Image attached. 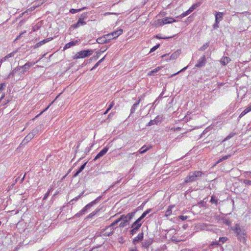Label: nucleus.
Instances as JSON below:
<instances>
[{
  "label": "nucleus",
  "mask_w": 251,
  "mask_h": 251,
  "mask_svg": "<svg viewBox=\"0 0 251 251\" xmlns=\"http://www.w3.org/2000/svg\"><path fill=\"white\" fill-rule=\"evenodd\" d=\"M151 147H147L146 145L143 146L139 150V152L141 154H143L145 153L147 151H148Z\"/></svg>",
  "instance_id": "29"
},
{
  "label": "nucleus",
  "mask_w": 251,
  "mask_h": 251,
  "mask_svg": "<svg viewBox=\"0 0 251 251\" xmlns=\"http://www.w3.org/2000/svg\"><path fill=\"white\" fill-rule=\"evenodd\" d=\"M19 178H20V177H17V178L15 179V183H13V184H12L11 185V187H13V186H14V185L15 184V183L17 182L18 180L19 179Z\"/></svg>",
  "instance_id": "63"
},
{
  "label": "nucleus",
  "mask_w": 251,
  "mask_h": 251,
  "mask_svg": "<svg viewBox=\"0 0 251 251\" xmlns=\"http://www.w3.org/2000/svg\"><path fill=\"white\" fill-rule=\"evenodd\" d=\"M41 128V126L36 127L35 128H34L32 130V131L31 132H30V133L33 134V137H34V136L39 132V131H40Z\"/></svg>",
  "instance_id": "30"
},
{
  "label": "nucleus",
  "mask_w": 251,
  "mask_h": 251,
  "mask_svg": "<svg viewBox=\"0 0 251 251\" xmlns=\"http://www.w3.org/2000/svg\"><path fill=\"white\" fill-rule=\"evenodd\" d=\"M114 101H112L110 102V104L109 105L107 109H108V110H110L112 107L113 106H114Z\"/></svg>",
  "instance_id": "55"
},
{
  "label": "nucleus",
  "mask_w": 251,
  "mask_h": 251,
  "mask_svg": "<svg viewBox=\"0 0 251 251\" xmlns=\"http://www.w3.org/2000/svg\"><path fill=\"white\" fill-rule=\"evenodd\" d=\"M139 98V100H137V102H136L131 107V109H130V114H133L135 110H136L140 101H141V99L140 98Z\"/></svg>",
  "instance_id": "18"
},
{
  "label": "nucleus",
  "mask_w": 251,
  "mask_h": 251,
  "mask_svg": "<svg viewBox=\"0 0 251 251\" xmlns=\"http://www.w3.org/2000/svg\"><path fill=\"white\" fill-rule=\"evenodd\" d=\"M18 68L16 67L14 69H13L12 71L9 74L7 75L6 79L10 78L11 77H14L15 75H16L17 73H18Z\"/></svg>",
  "instance_id": "19"
},
{
  "label": "nucleus",
  "mask_w": 251,
  "mask_h": 251,
  "mask_svg": "<svg viewBox=\"0 0 251 251\" xmlns=\"http://www.w3.org/2000/svg\"><path fill=\"white\" fill-rule=\"evenodd\" d=\"M143 223V220L139 217L131 225V228H134L135 230H139Z\"/></svg>",
  "instance_id": "8"
},
{
  "label": "nucleus",
  "mask_w": 251,
  "mask_h": 251,
  "mask_svg": "<svg viewBox=\"0 0 251 251\" xmlns=\"http://www.w3.org/2000/svg\"><path fill=\"white\" fill-rule=\"evenodd\" d=\"M179 218L180 219H181V220H182V221H184V220H186L188 218V216L180 215V216H179Z\"/></svg>",
  "instance_id": "54"
},
{
  "label": "nucleus",
  "mask_w": 251,
  "mask_h": 251,
  "mask_svg": "<svg viewBox=\"0 0 251 251\" xmlns=\"http://www.w3.org/2000/svg\"><path fill=\"white\" fill-rule=\"evenodd\" d=\"M137 231L138 230H135L134 228H132V229L130 230L129 232L131 235H133L136 233Z\"/></svg>",
  "instance_id": "49"
},
{
  "label": "nucleus",
  "mask_w": 251,
  "mask_h": 251,
  "mask_svg": "<svg viewBox=\"0 0 251 251\" xmlns=\"http://www.w3.org/2000/svg\"><path fill=\"white\" fill-rule=\"evenodd\" d=\"M227 240V238L226 237H220L219 238V242H222L223 243H224L225 242H226Z\"/></svg>",
  "instance_id": "42"
},
{
  "label": "nucleus",
  "mask_w": 251,
  "mask_h": 251,
  "mask_svg": "<svg viewBox=\"0 0 251 251\" xmlns=\"http://www.w3.org/2000/svg\"><path fill=\"white\" fill-rule=\"evenodd\" d=\"M101 197H98L96 199H95L94 201H91L88 204H87L84 207H83L81 211L79 213L77 214V215L80 216L85 214V213L86 212L87 210L90 208L92 206H93L94 204H96L98 201L100 199Z\"/></svg>",
  "instance_id": "5"
},
{
  "label": "nucleus",
  "mask_w": 251,
  "mask_h": 251,
  "mask_svg": "<svg viewBox=\"0 0 251 251\" xmlns=\"http://www.w3.org/2000/svg\"><path fill=\"white\" fill-rule=\"evenodd\" d=\"M129 251H138V250L136 247H133L130 248L129 250Z\"/></svg>",
  "instance_id": "60"
},
{
  "label": "nucleus",
  "mask_w": 251,
  "mask_h": 251,
  "mask_svg": "<svg viewBox=\"0 0 251 251\" xmlns=\"http://www.w3.org/2000/svg\"><path fill=\"white\" fill-rule=\"evenodd\" d=\"M127 223H126V222L124 221H121V223L119 224V227H124L127 225Z\"/></svg>",
  "instance_id": "45"
},
{
  "label": "nucleus",
  "mask_w": 251,
  "mask_h": 251,
  "mask_svg": "<svg viewBox=\"0 0 251 251\" xmlns=\"http://www.w3.org/2000/svg\"><path fill=\"white\" fill-rule=\"evenodd\" d=\"M251 111V106L249 105L239 115V118H241L246 115L248 112Z\"/></svg>",
  "instance_id": "25"
},
{
  "label": "nucleus",
  "mask_w": 251,
  "mask_h": 251,
  "mask_svg": "<svg viewBox=\"0 0 251 251\" xmlns=\"http://www.w3.org/2000/svg\"><path fill=\"white\" fill-rule=\"evenodd\" d=\"M208 46L209 43H206L199 49V50L201 51H204L208 47Z\"/></svg>",
  "instance_id": "38"
},
{
  "label": "nucleus",
  "mask_w": 251,
  "mask_h": 251,
  "mask_svg": "<svg viewBox=\"0 0 251 251\" xmlns=\"http://www.w3.org/2000/svg\"><path fill=\"white\" fill-rule=\"evenodd\" d=\"M230 61L231 59L229 57L227 56H223L220 60V63L223 65L225 66L227 65Z\"/></svg>",
  "instance_id": "16"
},
{
  "label": "nucleus",
  "mask_w": 251,
  "mask_h": 251,
  "mask_svg": "<svg viewBox=\"0 0 251 251\" xmlns=\"http://www.w3.org/2000/svg\"><path fill=\"white\" fill-rule=\"evenodd\" d=\"M97 42L99 44H104V43H107V41L106 40V38L105 37V35L99 37L97 39Z\"/></svg>",
  "instance_id": "23"
},
{
  "label": "nucleus",
  "mask_w": 251,
  "mask_h": 251,
  "mask_svg": "<svg viewBox=\"0 0 251 251\" xmlns=\"http://www.w3.org/2000/svg\"><path fill=\"white\" fill-rule=\"evenodd\" d=\"M143 233L142 232L139 233L137 236L135 237L133 240V244H136V243L138 242L139 241H142L143 239Z\"/></svg>",
  "instance_id": "20"
},
{
  "label": "nucleus",
  "mask_w": 251,
  "mask_h": 251,
  "mask_svg": "<svg viewBox=\"0 0 251 251\" xmlns=\"http://www.w3.org/2000/svg\"><path fill=\"white\" fill-rule=\"evenodd\" d=\"M163 92H162L159 95V96L158 97V99L157 100H156L155 101L154 103L156 102V101L158 99H160L162 96H163Z\"/></svg>",
  "instance_id": "61"
},
{
  "label": "nucleus",
  "mask_w": 251,
  "mask_h": 251,
  "mask_svg": "<svg viewBox=\"0 0 251 251\" xmlns=\"http://www.w3.org/2000/svg\"><path fill=\"white\" fill-rule=\"evenodd\" d=\"M161 21V22L162 23L160 24V25H163L167 24H171L173 22H175L176 21L174 18H171V17H167V18H166L162 20H159V21Z\"/></svg>",
  "instance_id": "12"
},
{
  "label": "nucleus",
  "mask_w": 251,
  "mask_h": 251,
  "mask_svg": "<svg viewBox=\"0 0 251 251\" xmlns=\"http://www.w3.org/2000/svg\"><path fill=\"white\" fill-rule=\"evenodd\" d=\"M230 156H231V154H229V155H225V156H223L222 158H221V159H220L219 160H218L217 161V164H218V163L221 162L222 161L228 159Z\"/></svg>",
  "instance_id": "36"
},
{
  "label": "nucleus",
  "mask_w": 251,
  "mask_h": 251,
  "mask_svg": "<svg viewBox=\"0 0 251 251\" xmlns=\"http://www.w3.org/2000/svg\"><path fill=\"white\" fill-rule=\"evenodd\" d=\"M93 50H81L78 52L75 56V58L79 59L83 58L87 56H90L93 53Z\"/></svg>",
  "instance_id": "6"
},
{
  "label": "nucleus",
  "mask_w": 251,
  "mask_h": 251,
  "mask_svg": "<svg viewBox=\"0 0 251 251\" xmlns=\"http://www.w3.org/2000/svg\"><path fill=\"white\" fill-rule=\"evenodd\" d=\"M50 40V38H47V39H44L43 40H42L39 42H40V43H41V45L42 46V45L45 44V43H47L48 42H49Z\"/></svg>",
  "instance_id": "47"
},
{
  "label": "nucleus",
  "mask_w": 251,
  "mask_h": 251,
  "mask_svg": "<svg viewBox=\"0 0 251 251\" xmlns=\"http://www.w3.org/2000/svg\"><path fill=\"white\" fill-rule=\"evenodd\" d=\"M78 42V41L77 40H75L71 41L69 43L66 44L65 47H64V50L66 49L70 48L71 47L76 45Z\"/></svg>",
  "instance_id": "17"
},
{
  "label": "nucleus",
  "mask_w": 251,
  "mask_h": 251,
  "mask_svg": "<svg viewBox=\"0 0 251 251\" xmlns=\"http://www.w3.org/2000/svg\"><path fill=\"white\" fill-rule=\"evenodd\" d=\"M204 175V173L200 171H196L189 173L185 177L184 182L186 183L196 181Z\"/></svg>",
  "instance_id": "1"
},
{
  "label": "nucleus",
  "mask_w": 251,
  "mask_h": 251,
  "mask_svg": "<svg viewBox=\"0 0 251 251\" xmlns=\"http://www.w3.org/2000/svg\"><path fill=\"white\" fill-rule=\"evenodd\" d=\"M201 4V2H198L196 3L193 4L188 9L190 13L193 12L195 9H196L197 7L200 6Z\"/></svg>",
  "instance_id": "24"
},
{
  "label": "nucleus",
  "mask_w": 251,
  "mask_h": 251,
  "mask_svg": "<svg viewBox=\"0 0 251 251\" xmlns=\"http://www.w3.org/2000/svg\"><path fill=\"white\" fill-rule=\"evenodd\" d=\"M160 47V44H157V45L154 46L152 47L150 50V52H153L155 51L156 50H157L159 47Z\"/></svg>",
  "instance_id": "46"
},
{
  "label": "nucleus",
  "mask_w": 251,
  "mask_h": 251,
  "mask_svg": "<svg viewBox=\"0 0 251 251\" xmlns=\"http://www.w3.org/2000/svg\"><path fill=\"white\" fill-rule=\"evenodd\" d=\"M180 53L181 50H177L175 52L172 54V55L170 56V59H176L180 55Z\"/></svg>",
  "instance_id": "21"
},
{
  "label": "nucleus",
  "mask_w": 251,
  "mask_h": 251,
  "mask_svg": "<svg viewBox=\"0 0 251 251\" xmlns=\"http://www.w3.org/2000/svg\"><path fill=\"white\" fill-rule=\"evenodd\" d=\"M135 213L136 211H133L128 213L126 215H122L120 217V220L121 221H124L126 222V223L128 224L129 221L132 219L134 217Z\"/></svg>",
  "instance_id": "7"
},
{
  "label": "nucleus",
  "mask_w": 251,
  "mask_h": 251,
  "mask_svg": "<svg viewBox=\"0 0 251 251\" xmlns=\"http://www.w3.org/2000/svg\"><path fill=\"white\" fill-rule=\"evenodd\" d=\"M98 212V211H94L93 212H92L91 213H90L88 216V218H92L94 215H95Z\"/></svg>",
  "instance_id": "51"
},
{
  "label": "nucleus",
  "mask_w": 251,
  "mask_h": 251,
  "mask_svg": "<svg viewBox=\"0 0 251 251\" xmlns=\"http://www.w3.org/2000/svg\"><path fill=\"white\" fill-rule=\"evenodd\" d=\"M190 13V12H189V11L188 10L187 11H186V12L182 13L180 16L179 17L180 18H183L186 16H187L188 15H189V14Z\"/></svg>",
  "instance_id": "43"
},
{
  "label": "nucleus",
  "mask_w": 251,
  "mask_h": 251,
  "mask_svg": "<svg viewBox=\"0 0 251 251\" xmlns=\"http://www.w3.org/2000/svg\"><path fill=\"white\" fill-rule=\"evenodd\" d=\"M105 37L106 38L107 43H109L110 40H111L112 39H115L114 37L112 35L111 33L105 35Z\"/></svg>",
  "instance_id": "33"
},
{
  "label": "nucleus",
  "mask_w": 251,
  "mask_h": 251,
  "mask_svg": "<svg viewBox=\"0 0 251 251\" xmlns=\"http://www.w3.org/2000/svg\"><path fill=\"white\" fill-rule=\"evenodd\" d=\"M34 64V62H27L24 65L18 66L17 67L18 68V74L19 75L24 74L25 73L27 72Z\"/></svg>",
  "instance_id": "4"
},
{
  "label": "nucleus",
  "mask_w": 251,
  "mask_h": 251,
  "mask_svg": "<svg viewBox=\"0 0 251 251\" xmlns=\"http://www.w3.org/2000/svg\"><path fill=\"white\" fill-rule=\"evenodd\" d=\"M105 57V56H104L103 58H102L101 59H100L95 65L92 68V69H91L92 70H94V69H95L97 67H98V66L100 65V64L104 60V58Z\"/></svg>",
  "instance_id": "37"
},
{
  "label": "nucleus",
  "mask_w": 251,
  "mask_h": 251,
  "mask_svg": "<svg viewBox=\"0 0 251 251\" xmlns=\"http://www.w3.org/2000/svg\"><path fill=\"white\" fill-rule=\"evenodd\" d=\"M234 232L237 236L238 239L243 243L246 241L247 234L245 230L241 228L238 225H236L234 229Z\"/></svg>",
  "instance_id": "2"
},
{
  "label": "nucleus",
  "mask_w": 251,
  "mask_h": 251,
  "mask_svg": "<svg viewBox=\"0 0 251 251\" xmlns=\"http://www.w3.org/2000/svg\"><path fill=\"white\" fill-rule=\"evenodd\" d=\"M84 9V8H80V9H71L70 10L69 12L74 14V13H76L77 12L80 11H81L82 10H83Z\"/></svg>",
  "instance_id": "41"
},
{
  "label": "nucleus",
  "mask_w": 251,
  "mask_h": 251,
  "mask_svg": "<svg viewBox=\"0 0 251 251\" xmlns=\"http://www.w3.org/2000/svg\"><path fill=\"white\" fill-rule=\"evenodd\" d=\"M220 245V244L218 241V242L217 241L212 242L209 245V248L212 249V248H214L215 247H217V246H218Z\"/></svg>",
  "instance_id": "35"
},
{
  "label": "nucleus",
  "mask_w": 251,
  "mask_h": 251,
  "mask_svg": "<svg viewBox=\"0 0 251 251\" xmlns=\"http://www.w3.org/2000/svg\"><path fill=\"white\" fill-rule=\"evenodd\" d=\"M50 191L51 190H49L46 193V194L45 195L44 198H43V200H46L48 197H49V195H50Z\"/></svg>",
  "instance_id": "48"
},
{
  "label": "nucleus",
  "mask_w": 251,
  "mask_h": 251,
  "mask_svg": "<svg viewBox=\"0 0 251 251\" xmlns=\"http://www.w3.org/2000/svg\"><path fill=\"white\" fill-rule=\"evenodd\" d=\"M236 133L234 132H231L224 140L223 142L228 140L231 138L233 137L235 135Z\"/></svg>",
  "instance_id": "39"
},
{
  "label": "nucleus",
  "mask_w": 251,
  "mask_h": 251,
  "mask_svg": "<svg viewBox=\"0 0 251 251\" xmlns=\"http://www.w3.org/2000/svg\"><path fill=\"white\" fill-rule=\"evenodd\" d=\"M86 162H85V163H84L83 165H82L79 168V169H78V170L77 171V172H76V173L75 174L74 176H76L77 175H78V174H79L80 172H81L84 169L85 166H86Z\"/></svg>",
  "instance_id": "31"
},
{
  "label": "nucleus",
  "mask_w": 251,
  "mask_h": 251,
  "mask_svg": "<svg viewBox=\"0 0 251 251\" xmlns=\"http://www.w3.org/2000/svg\"><path fill=\"white\" fill-rule=\"evenodd\" d=\"M151 209H148L145 211H144L143 214L141 215V216L140 217L142 220L146 216L147 214H148L151 211Z\"/></svg>",
  "instance_id": "34"
},
{
  "label": "nucleus",
  "mask_w": 251,
  "mask_h": 251,
  "mask_svg": "<svg viewBox=\"0 0 251 251\" xmlns=\"http://www.w3.org/2000/svg\"><path fill=\"white\" fill-rule=\"evenodd\" d=\"M224 223L226 224L227 225H229L230 224V222L228 220L225 219L224 221Z\"/></svg>",
  "instance_id": "58"
},
{
  "label": "nucleus",
  "mask_w": 251,
  "mask_h": 251,
  "mask_svg": "<svg viewBox=\"0 0 251 251\" xmlns=\"http://www.w3.org/2000/svg\"><path fill=\"white\" fill-rule=\"evenodd\" d=\"M156 38H157V39H168L170 37H161L159 35H156Z\"/></svg>",
  "instance_id": "57"
},
{
  "label": "nucleus",
  "mask_w": 251,
  "mask_h": 251,
  "mask_svg": "<svg viewBox=\"0 0 251 251\" xmlns=\"http://www.w3.org/2000/svg\"><path fill=\"white\" fill-rule=\"evenodd\" d=\"M158 122V116H157L154 120H151L148 124L147 126H151L154 125H157Z\"/></svg>",
  "instance_id": "28"
},
{
  "label": "nucleus",
  "mask_w": 251,
  "mask_h": 251,
  "mask_svg": "<svg viewBox=\"0 0 251 251\" xmlns=\"http://www.w3.org/2000/svg\"><path fill=\"white\" fill-rule=\"evenodd\" d=\"M5 94H3L0 99V103L2 105H5L7 104L9 101H10L12 100L11 98H6L4 99Z\"/></svg>",
  "instance_id": "13"
},
{
  "label": "nucleus",
  "mask_w": 251,
  "mask_h": 251,
  "mask_svg": "<svg viewBox=\"0 0 251 251\" xmlns=\"http://www.w3.org/2000/svg\"><path fill=\"white\" fill-rule=\"evenodd\" d=\"M108 148L105 147L104 148L100 151L97 154V155L96 156L95 158L94 159V161H96L98 159L100 158V157L103 156L108 151Z\"/></svg>",
  "instance_id": "11"
},
{
  "label": "nucleus",
  "mask_w": 251,
  "mask_h": 251,
  "mask_svg": "<svg viewBox=\"0 0 251 251\" xmlns=\"http://www.w3.org/2000/svg\"><path fill=\"white\" fill-rule=\"evenodd\" d=\"M16 52V51H13L12 52H11L10 53L8 54L7 55H6L3 58L4 60H5L6 58H8L13 56Z\"/></svg>",
  "instance_id": "40"
},
{
  "label": "nucleus",
  "mask_w": 251,
  "mask_h": 251,
  "mask_svg": "<svg viewBox=\"0 0 251 251\" xmlns=\"http://www.w3.org/2000/svg\"><path fill=\"white\" fill-rule=\"evenodd\" d=\"M123 32V30L122 29L120 28L116 31L111 32L112 35L114 37V38L118 37L119 36L121 35Z\"/></svg>",
  "instance_id": "22"
},
{
  "label": "nucleus",
  "mask_w": 251,
  "mask_h": 251,
  "mask_svg": "<svg viewBox=\"0 0 251 251\" xmlns=\"http://www.w3.org/2000/svg\"><path fill=\"white\" fill-rule=\"evenodd\" d=\"M224 14L223 13L217 12H216L215 14V23L213 25V28H217L219 27V23L220 21L218 20V16H220L219 18H221V19H223Z\"/></svg>",
  "instance_id": "10"
},
{
  "label": "nucleus",
  "mask_w": 251,
  "mask_h": 251,
  "mask_svg": "<svg viewBox=\"0 0 251 251\" xmlns=\"http://www.w3.org/2000/svg\"><path fill=\"white\" fill-rule=\"evenodd\" d=\"M33 134H30V133L26 135L24 140L22 141V144H25L29 142L33 138Z\"/></svg>",
  "instance_id": "15"
},
{
  "label": "nucleus",
  "mask_w": 251,
  "mask_h": 251,
  "mask_svg": "<svg viewBox=\"0 0 251 251\" xmlns=\"http://www.w3.org/2000/svg\"><path fill=\"white\" fill-rule=\"evenodd\" d=\"M210 202L211 203H214L217 204V201L214 198L213 196L211 197Z\"/></svg>",
  "instance_id": "53"
},
{
  "label": "nucleus",
  "mask_w": 251,
  "mask_h": 251,
  "mask_svg": "<svg viewBox=\"0 0 251 251\" xmlns=\"http://www.w3.org/2000/svg\"><path fill=\"white\" fill-rule=\"evenodd\" d=\"M159 69H160L159 67L156 68L154 69L153 70L150 72L149 74L150 75H153L155 73L157 72L159 70Z\"/></svg>",
  "instance_id": "44"
},
{
  "label": "nucleus",
  "mask_w": 251,
  "mask_h": 251,
  "mask_svg": "<svg viewBox=\"0 0 251 251\" xmlns=\"http://www.w3.org/2000/svg\"><path fill=\"white\" fill-rule=\"evenodd\" d=\"M41 46V43L40 42L37 43L34 45V48H37Z\"/></svg>",
  "instance_id": "59"
},
{
  "label": "nucleus",
  "mask_w": 251,
  "mask_h": 251,
  "mask_svg": "<svg viewBox=\"0 0 251 251\" xmlns=\"http://www.w3.org/2000/svg\"><path fill=\"white\" fill-rule=\"evenodd\" d=\"M152 243V241L151 240H149L145 241L143 243V246L145 248H148Z\"/></svg>",
  "instance_id": "32"
},
{
  "label": "nucleus",
  "mask_w": 251,
  "mask_h": 251,
  "mask_svg": "<svg viewBox=\"0 0 251 251\" xmlns=\"http://www.w3.org/2000/svg\"><path fill=\"white\" fill-rule=\"evenodd\" d=\"M174 207V205H170L165 212V216L166 217L170 216L172 213V209Z\"/></svg>",
  "instance_id": "26"
},
{
  "label": "nucleus",
  "mask_w": 251,
  "mask_h": 251,
  "mask_svg": "<svg viewBox=\"0 0 251 251\" xmlns=\"http://www.w3.org/2000/svg\"><path fill=\"white\" fill-rule=\"evenodd\" d=\"M187 67H188V66H186V67L183 68L180 71H178L177 73H176L174 74L173 75H172V76L178 74V73H179L181 72H183V71H185L187 69Z\"/></svg>",
  "instance_id": "56"
},
{
  "label": "nucleus",
  "mask_w": 251,
  "mask_h": 251,
  "mask_svg": "<svg viewBox=\"0 0 251 251\" xmlns=\"http://www.w3.org/2000/svg\"><path fill=\"white\" fill-rule=\"evenodd\" d=\"M6 86V83H2L0 84V91L3 90L4 87Z\"/></svg>",
  "instance_id": "50"
},
{
  "label": "nucleus",
  "mask_w": 251,
  "mask_h": 251,
  "mask_svg": "<svg viewBox=\"0 0 251 251\" xmlns=\"http://www.w3.org/2000/svg\"><path fill=\"white\" fill-rule=\"evenodd\" d=\"M120 222H121V220L120 218H119L118 219L112 223L108 226L106 227L105 229V231H106L109 229L110 231L109 232L105 231L104 235L108 236L112 235L114 233V230L117 227V225Z\"/></svg>",
  "instance_id": "3"
},
{
  "label": "nucleus",
  "mask_w": 251,
  "mask_h": 251,
  "mask_svg": "<svg viewBox=\"0 0 251 251\" xmlns=\"http://www.w3.org/2000/svg\"><path fill=\"white\" fill-rule=\"evenodd\" d=\"M244 183L246 185H251V180H250L245 179L244 181Z\"/></svg>",
  "instance_id": "52"
},
{
  "label": "nucleus",
  "mask_w": 251,
  "mask_h": 251,
  "mask_svg": "<svg viewBox=\"0 0 251 251\" xmlns=\"http://www.w3.org/2000/svg\"><path fill=\"white\" fill-rule=\"evenodd\" d=\"M121 180H122V178H121L118 181L115 182V183L113 184V186H115V185H117V184H118L121 181Z\"/></svg>",
  "instance_id": "62"
},
{
  "label": "nucleus",
  "mask_w": 251,
  "mask_h": 251,
  "mask_svg": "<svg viewBox=\"0 0 251 251\" xmlns=\"http://www.w3.org/2000/svg\"><path fill=\"white\" fill-rule=\"evenodd\" d=\"M25 175L23 176V177L21 179L20 182V183H22L23 182V181L25 177Z\"/></svg>",
  "instance_id": "64"
},
{
  "label": "nucleus",
  "mask_w": 251,
  "mask_h": 251,
  "mask_svg": "<svg viewBox=\"0 0 251 251\" xmlns=\"http://www.w3.org/2000/svg\"><path fill=\"white\" fill-rule=\"evenodd\" d=\"M86 24V22L84 21V18H80L76 24L73 25L74 28H76L80 25H84Z\"/></svg>",
  "instance_id": "14"
},
{
  "label": "nucleus",
  "mask_w": 251,
  "mask_h": 251,
  "mask_svg": "<svg viewBox=\"0 0 251 251\" xmlns=\"http://www.w3.org/2000/svg\"><path fill=\"white\" fill-rule=\"evenodd\" d=\"M42 23L41 21L38 22L37 24H36L34 26H33V27H32V31H37L42 26Z\"/></svg>",
  "instance_id": "27"
},
{
  "label": "nucleus",
  "mask_w": 251,
  "mask_h": 251,
  "mask_svg": "<svg viewBox=\"0 0 251 251\" xmlns=\"http://www.w3.org/2000/svg\"><path fill=\"white\" fill-rule=\"evenodd\" d=\"M206 63V57L205 55H202L198 60L195 65V67L201 68L205 66Z\"/></svg>",
  "instance_id": "9"
}]
</instances>
